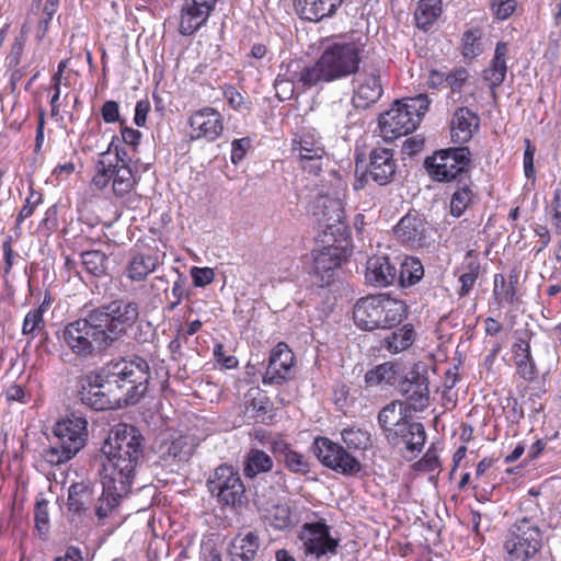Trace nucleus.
<instances>
[{
    "label": "nucleus",
    "mask_w": 561,
    "mask_h": 561,
    "mask_svg": "<svg viewBox=\"0 0 561 561\" xmlns=\"http://www.w3.org/2000/svg\"><path fill=\"white\" fill-rule=\"evenodd\" d=\"M313 449L320 462L336 472L354 474L362 469L360 462L354 456L327 437L316 438Z\"/></svg>",
    "instance_id": "obj_12"
},
{
    "label": "nucleus",
    "mask_w": 561,
    "mask_h": 561,
    "mask_svg": "<svg viewBox=\"0 0 561 561\" xmlns=\"http://www.w3.org/2000/svg\"><path fill=\"white\" fill-rule=\"evenodd\" d=\"M377 421L386 439L397 438L398 431L402 432V423L410 421L407 404L399 400L391 401L379 411Z\"/></svg>",
    "instance_id": "obj_20"
},
{
    "label": "nucleus",
    "mask_w": 561,
    "mask_h": 561,
    "mask_svg": "<svg viewBox=\"0 0 561 561\" xmlns=\"http://www.w3.org/2000/svg\"><path fill=\"white\" fill-rule=\"evenodd\" d=\"M273 449L275 453L283 456L287 469L291 472L299 474L309 472V463L306 458L301 454L290 449L286 444L275 443Z\"/></svg>",
    "instance_id": "obj_40"
},
{
    "label": "nucleus",
    "mask_w": 561,
    "mask_h": 561,
    "mask_svg": "<svg viewBox=\"0 0 561 561\" xmlns=\"http://www.w3.org/2000/svg\"><path fill=\"white\" fill-rule=\"evenodd\" d=\"M481 37L477 30L467 31L462 36V55L473 59L482 53Z\"/></svg>",
    "instance_id": "obj_49"
},
{
    "label": "nucleus",
    "mask_w": 561,
    "mask_h": 561,
    "mask_svg": "<svg viewBox=\"0 0 561 561\" xmlns=\"http://www.w3.org/2000/svg\"><path fill=\"white\" fill-rule=\"evenodd\" d=\"M296 77H299V73ZM296 83L300 84L298 82V78H296L295 82L294 79H286L279 75L275 80V89L277 96L280 100L290 99L294 95Z\"/></svg>",
    "instance_id": "obj_53"
},
{
    "label": "nucleus",
    "mask_w": 561,
    "mask_h": 561,
    "mask_svg": "<svg viewBox=\"0 0 561 561\" xmlns=\"http://www.w3.org/2000/svg\"><path fill=\"white\" fill-rule=\"evenodd\" d=\"M45 306L31 309L24 317L22 324V334L27 336L28 343L45 332L46 323L44 320Z\"/></svg>",
    "instance_id": "obj_41"
},
{
    "label": "nucleus",
    "mask_w": 561,
    "mask_h": 561,
    "mask_svg": "<svg viewBox=\"0 0 561 561\" xmlns=\"http://www.w3.org/2000/svg\"><path fill=\"white\" fill-rule=\"evenodd\" d=\"M150 110V103L148 100H140L137 102L135 107L134 122L137 126L142 127L146 125L147 115Z\"/></svg>",
    "instance_id": "obj_62"
},
{
    "label": "nucleus",
    "mask_w": 561,
    "mask_h": 561,
    "mask_svg": "<svg viewBox=\"0 0 561 561\" xmlns=\"http://www.w3.org/2000/svg\"><path fill=\"white\" fill-rule=\"evenodd\" d=\"M268 523L276 529H286L291 526V512L287 504L273 505L265 515Z\"/></svg>",
    "instance_id": "obj_45"
},
{
    "label": "nucleus",
    "mask_w": 561,
    "mask_h": 561,
    "mask_svg": "<svg viewBox=\"0 0 561 561\" xmlns=\"http://www.w3.org/2000/svg\"><path fill=\"white\" fill-rule=\"evenodd\" d=\"M43 203V195L41 192L35 191L33 185H30L28 187V195L25 198L24 205L20 209L16 219H15V233L16 236H20L21 233V225L22 222L30 218L37 206H39Z\"/></svg>",
    "instance_id": "obj_42"
},
{
    "label": "nucleus",
    "mask_w": 561,
    "mask_h": 561,
    "mask_svg": "<svg viewBox=\"0 0 561 561\" xmlns=\"http://www.w3.org/2000/svg\"><path fill=\"white\" fill-rule=\"evenodd\" d=\"M478 278V272L477 271H471L469 273H463L460 277H459V282L461 284V287H460V290H459V295L461 297H465L469 294V291L472 289L476 280Z\"/></svg>",
    "instance_id": "obj_63"
},
{
    "label": "nucleus",
    "mask_w": 561,
    "mask_h": 561,
    "mask_svg": "<svg viewBox=\"0 0 561 561\" xmlns=\"http://www.w3.org/2000/svg\"><path fill=\"white\" fill-rule=\"evenodd\" d=\"M101 114L105 123H115L119 118V106L115 101H106L102 108Z\"/></svg>",
    "instance_id": "obj_60"
},
{
    "label": "nucleus",
    "mask_w": 561,
    "mask_h": 561,
    "mask_svg": "<svg viewBox=\"0 0 561 561\" xmlns=\"http://www.w3.org/2000/svg\"><path fill=\"white\" fill-rule=\"evenodd\" d=\"M218 0H184L179 32L188 36L197 32L209 19Z\"/></svg>",
    "instance_id": "obj_17"
},
{
    "label": "nucleus",
    "mask_w": 561,
    "mask_h": 561,
    "mask_svg": "<svg viewBox=\"0 0 561 561\" xmlns=\"http://www.w3.org/2000/svg\"><path fill=\"white\" fill-rule=\"evenodd\" d=\"M473 201V192L467 185L457 188L450 199V214L460 217Z\"/></svg>",
    "instance_id": "obj_47"
},
{
    "label": "nucleus",
    "mask_w": 561,
    "mask_h": 561,
    "mask_svg": "<svg viewBox=\"0 0 561 561\" xmlns=\"http://www.w3.org/2000/svg\"><path fill=\"white\" fill-rule=\"evenodd\" d=\"M61 342L81 359L92 358L110 347L92 311L68 323L61 332Z\"/></svg>",
    "instance_id": "obj_6"
},
{
    "label": "nucleus",
    "mask_w": 561,
    "mask_h": 561,
    "mask_svg": "<svg viewBox=\"0 0 561 561\" xmlns=\"http://www.w3.org/2000/svg\"><path fill=\"white\" fill-rule=\"evenodd\" d=\"M525 144L526 148L523 158L524 173L527 179H533L535 175L534 157L536 148L531 145L529 139H526Z\"/></svg>",
    "instance_id": "obj_57"
},
{
    "label": "nucleus",
    "mask_w": 561,
    "mask_h": 561,
    "mask_svg": "<svg viewBox=\"0 0 561 561\" xmlns=\"http://www.w3.org/2000/svg\"><path fill=\"white\" fill-rule=\"evenodd\" d=\"M207 488L211 496L222 505L239 506L245 499V486L232 466L217 467L207 480Z\"/></svg>",
    "instance_id": "obj_9"
},
{
    "label": "nucleus",
    "mask_w": 561,
    "mask_h": 561,
    "mask_svg": "<svg viewBox=\"0 0 561 561\" xmlns=\"http://www.w3.org/2000/svg\"><path fill=\"white\" fill-rule=\"evenodd\" d=\"M401 392L407 399V407L414 411H423L430 403V389L427 378L413 374L411 379L401 383Z\"/></svg>",
    "instance_id": "obj_22"
},
{
    "label": "nucleus",
    "mask_w": 561,
    "mask_h": 561,
    "mask_svg": "<svg viewBox=\"0 0 561 561\" xmlns=\"http://www.w3.org/2000/svg\"><path fill=\"white\" fill-rule=\"evenodd\" d=\"M90 501L89 491L79 485H71L68 492V508L70 512L81 514L88 510Z\"/></svg>",
    "instance_id": "obj_48"
},
{
    "label": "nucleus",
    "mask_w": 561,
    "mask_h": 561,
    "mask_svg": "<svg viewBox=\"0 0 561 561\" xmlns=\"http://www.w3.org/2000/svg\"><path fill=\"white\" fill-rule=\"evenodd\" d=\"M193 453V447L186 436H179L164 444L160 449V459L165 466L173 462L187 461Z\"/></svg>",
    "instance_id": "obj_32"
},
{
    "label": "nucleus",
    "mask_w": 561,
    "mask_h": 561,
    "mask_svg": "<svg viewBox=\"0 0 561 561\" xmlns=\"http://www.w3.org/2000/svg\"><path fill=\"white\" fill-rule=\"evenodd\" d=\"M469 78V72L465 68H457L450 71L446 78L445 82L451 89L453 92H460L463 84L467 82Z\"/></svg>",
    "instance_id": "obj_54"
},
{
    "label": "nucleus",
    "mask_w": 561,
    "mask_h": 561,
    "mask_svg": "<svg viewBox=\"0 0 561 561\" xmlns=\"http://www.w3.org/2000/svg\"><path fill=\"white\" fill-rule=\"evenodd\" d=\"M56 438L42 453V458L50 466H59L71 460L87 444L88 421L78 413H71L57 421L53 427Z\"/></svg>",
    "instance_id": "obj_4"
},
{
    "label": "nucleus",
    "mask_w": 561,
    "mask_h": 561,
    "mask_svg": "<svg viewBox=\"0 0 561 561\" xmlns=\"http://www.w3.org/2000/svg\"><path fill=\"white\" fill-rule=\"evenodd\" d=\"M185 295V278L182 275H179L178 279L172 286V296L174 297V300L169 304L168 310H174L182 302Z\"/></svg>",
    "instance_id": "obj_58"
},
{
    "label": "nucleus",
    "mask_w": 561,
    "mask_h": 561,
    "mask_svg": "<svg viewBox=\"0 0 561 561\" xmlns=\"http://www.w3.org/2000/svg\"><path fill=\"white\" fill-rule=\"evenodd\" d=\"M430 100L425 94L396 101L392 106L380 114L378 125L381 137L392 141L416 129L426 113Z\"/></svg>",
    "instance_id": "obj_5"
},
{
    "label": "nucleus",
    "mask_w": 561,
    "mask_h": 561,
    "mask_svg": "<svg viewBox=\"0 0 561 561\" xmlns=\"http://www.w3.org/2000/svg\"><path fill=\"white\" fill-rule=\"evenodd\" d=\"M508 46L504 42H499L495 47L494 56L488 68L483 71V80L494 91L505 80L507 73L506 55Z\"/></svg>",
    "instance_id": "obj_29"
},
{
    "label": "nucleus",
    "mask_w": 561,
    "mask_h": 561,
    "mask_svg": "<svg viewBox=\"0 0 561 561\" xmlns=\"http://www.w3.org/2000/svg\"><path fill=\"white\" fill-rule=\"evenodd\" d=\"M542 546L539 520L533 517L517 519L506 535L503 548L506 561H529Z\"/></svg>",
    "instance_id": "obj_7"
},
{
    "label": "nucleus",
    "mask_w": 561,
    "mask_h": 561,
    "mask_svg": "<svg viewBox=\"0 0 561 561\" xmlns=\"http://www.w3.org/2000/svg\"><path fill=\"white\" fill-rule=\"evenodd\" d=\"M299 539L305 554L317 560L323 556L335 554L339 547V539L330 535V527L323 519L306 523L301 527Z\"/></svg>",
    "instance_id": "obj_11"
},
{
    "label": "nucleus",
    "mask_w": 561,
    "mask_h": 561,
    "mask_svg": "<svg viewBox=\"0 0 561 561\" xmlns=\"http://www.w3.org/2000/svg\"><path fill=\"white\" fill-rule=\"evenodd\" d=\"M5 399L9 402L27 403L30 401V394L20 385H11L4 392Z\"/></svg>",
    "instance_id": "obj_59"
},
{
    "label": "nucleus",
    "mask_w": 561,
    "mask_h": 561,
    "mask_svg": "<svg viewBox=\"0 0 561 561\" xmlns=\"http://www.w3.org/2000/svg\"><path fill=\"white\" fill-rule=\"evenodd\" d=\"M112 191L116 197L129 194L136 185L135 174L128 163L113 164L111 162Z\"/></svg>",
    "instance_id": "obj_31"
},
{
    "label": "nucleus",
    "mask_w": 561,
    "mask_h": 561,
    "mask_svg": "<svg viewBox=\"0 0 561 561\" xmlns=\"http://www.w3.org/2000/svg\"><path fill=\"white\" fill-rule=\"evenodd\" d=\"M113 145H114V140L110 144L107 151L101 153L102 159L99 161L98 172L92 179L93 185L100 190L104 188L112 180L111 179V161L108 163H106L105 158L107 156H110Z\"/></svg>",
    "instance_id": "obj_50"
},
{
    "label": "nucleus",
    "mask_w": 561,
    "mask_h": 561,
    "mask_svg": "<svg viewBox=\"0 0 561 561\" xmlns=\"http://www.w3.org/2000/svg\"><path fill=\"white\" fill-rule=\"evenodd\" d=\"M313 215L325 228L333 229L336 224L342 222L344 216L341 199L328 195L318 196L313 205Z\"/></svg>",
    "instance_id": "obj_26"
},
{
    "label": "nucleus",
    "mask_w": 561,
    "mask_h": 561,
    "mask_svg": "<svg viewBox=\"0 0 561 561\" xmlns=\"http://www.w3.org/2000/svg\"><path fill=\"white\" fill-rule=\"evenodd\" d=\"M380 301L378 308L381 329L391 328L400 323L405 317L407 306L403 301L391 298L386 294L375 295Z\"/></svg>",
    "instance_id": "obj_30"
},
{
    "label": "nucleus",
    "mask_w": 561,
    "mask_h": 561,
    "mask_svg": "<svg viewBox=\"0 0 561 561\" xmlns=\"http://www.w3.org/2000/svg\"><path fill=\"white\" fill-rule=\"evenodd\" d=\"M341 436L350 449H366L370 445V434L362 428H344Z\"/></svg>",
    "instance_id": "obj_46"
},
{
    "label": "nucleus",
    "mask_w": 561,
    "mask_h": 561,
    "mask_svg": "<svg viewBox=\"0 0 561 561\" xmlns=\"http://www.w3.org/2000/svg\"><path fill=\"white\" fill-rule=\"evenodd\" d=\"M470 159L468 147H458L439 150L426 158L424 163L433 180L450 182L468 168Z\"/></svg>",
    "instance_id": "obj_10"
},
{
    "label": "nucleus",
    "mask_w": 561,
    "mask_h": 561,
    "mask_svg": "<svg viewBox=\"0 0 561 561\" xmlns=\"http://www.w3.org/2000/svg\"><path fill=\"white\" fill-rule=\"evenodd\" d=\"M108 345L124 336L139 317V305L135 301L115 300L92 310Z\"/></svg>",
    "instance_id": "obj_8"
},
{
    "label": "nucleus",
    "mask_w": 561,
    "mask_h": 561,
    "mask_svg": "<svg viewBox=\"0 0 561 561\" xmlns=\"http://www.w3.org/2000/svg\"><path fill=\"white\" fill-rule=\"evenodd\" d=\"M516 365L519 375L526 379L531 380L535 378V366L529 358H518L516 359Z\"/></svg>",
    "instance_id": "obj_64"
},
{
    "label": "nucleus",
    "mask_w": 561,
    "mask_h": 561,
    "mask_svg": "<svg viewBox=\"0 0 561 561\" xmlns=\"http://www.w3.org/2000/svg\"><path fill=\"white\" fill-rule=\"evenodd\" d=\"M192 139L215 141L224 131V116L214 107L205 106L193 112L188 118Z\"/></svg>",
    "instance_id": "obj_15"
},
{
    "label": "nucleus",
    "mask_w": 561,
    "mask_h": 561,
    "mask_svg": "<svg viewBox=\"0 0 561 561\" xmlns=\"http://www.w3.org/2000/svg\"><path fill=\"white\" fill-rule=\"evenodd\" d=\"M251 146V139L249 137L234 139L231 142V162L238 164L245 157Z\"/></svg>",
    "instance_id": "obj_55"
},
{
    "label": "nucleus",
    "mask_w": 561,
    "mask_h": 561,
    "mask_svg": "<svg viewBox=\"0 0 561 561\" xmlns=\"http://www.w3.org/2000/svg\"><path fill=\"white\" fill-rule=\"evenodd\" d=\"M273 468L272 458L260 449H251L245 459L244 474L254 478L260 473L268 472Z\"/></svg>",
    "instance_id": "obj_39"
},
{
    "label": "nucleus",
    "mask_w": 561,
    "mask_h": 561,
    "mask_svg": "<svg viewBox=\"0 0 561 561\" xmlns=\"http://www.w3.org/2000/svg\"><path fill=\"white\" fill-rule=\"evenodd\" d=\"M214 357L219 364H221L227 369L234 368L238 365V359L234 356L225 355L224 346L221 344L215 345Z\"/></svg>",
    "instance_id": "obj_61"
},
{
    "label": "nucleus",
    "mask_w": 561,
    "mask_h": 561,
    "mask_svg": "<svg viewBox=\"0 0 561 561\" xmlns=\"http://www.w3.org/2000/svg\"><path fill=\"white\" fill-rule=\"evenodd\" d=\"M479 127V117L469 108H458L451 119L450 136L455 144L468 142Z\"/></svg>",
    "instance_id": "obj_24"
},
{
    "label": "nucleus",
    "mask_w": 561,
    "mask_h": 561,
    "mask_svg": "<svg viewBox=\"0 0 561 561\" xmlns=\"http://www.w3.org/2000/svg\"><path fill=\"white\" fill-rule=\"evenodd\" d=\"M424 275V268L421 261L416 257L407 256L400 263V271L397 279L401 286H412L421 280Z\"/></svg>",
    "instance_id": "obj_38"
},
{
    "label": "nucleus",
    "mask_w": 561,
    "mask_h": 561,
    "mask_svg": "<svg viewBox=\"0 0 561 561\" xmlns=\"http://www.w3.org/2000/svg\"><path fill=\"white\" fill-rule=\"evenodd\" d=\"M400 427L402 432L398 431V437L387 439V442L393 447H404L412 454L421 453L426 440V433L423 424L410 420L402 423Z\"/></svg>",
    "instance_id": "obj_23"
},
{
    "label": "nucleus",
    "mask_w": 561,
    "mask_h": 561,
    "mask_svg": "<svg viewBox=\"0 0 561 561\" xmlns=\"http://www.w3.org/2000/svg\"><path fill=\"white\" fill-rule=\"evenodd\" d=\"M191 277L195 287H205L214 282L215 272L210 267H197L191 268Z\"/></svg>",
    "instance_id": "obj_52"
},
{
    "label": "nucleus",
    "mask_w": 561,
    "mask_h": 561,
    "mask_svg": "<svg viewBox=\"0 0 561 561\" xmlns=\"http://www.w3.org/2000/svg\"><path fill=\"white\" fill-rule=\"evenodd\" d=\"M99 476L108 491L129 493L137 468L144 457V438L137 428L126 424L113 427L102 449Z\"/></svg>",
    "instance_id": "obj_2"
},
{
    "label": "nucleus",
    "mask_w": 561,
    "mask_h": 561,
    "mask_svg": "<svg viewBox=\"0 0 561 561\" xmlns=\"http://www.w3.org/2000/svg\"><path fill=\"white\" fill-rule=\"evenodd\" d=\"M81 259L82 265L91 275L102 276L105 274L107 257L103 252L99 250L85 251L81 254Z\"/></svg>",
    "instance_id": "obj_44"
},
{
    "label": "nucleus",
    "mask_w": 561,
    "mask_h": 561,
    "mask_svg": "<svg viewBox=\"0 0 561 561\" xmlns=\"http://www.w3.org/2000/svg\"><path fill=\"white\" fill-rule=\"evenodd\" d=\"M516 8L515 0H497L494 1L492 4V10L494 12V15L499 20H505L510 18Z\"/></svg>",
    "instance_id": "obj_56"
},
{
    "label": "nucleus",
    "mask_w": 561,
    "mask_h": 561,
    "mask_svg": "<svg viewBox=\"0 0 561 561\" xmlns=\"http://www.w3.org/2000/svg\"><path fill=\"white\" fill-rule=\"evenodd\" d=\"M344 0H294L302 19L318 22L335 12Z\"/></svg>",
    "instance_id": "obj_28"
},
{
    "label": "nucleus",
    "mask_w": 561,
    "mask_h": 561,
    "mask_svg": "<svg viewBox=\"0 0 561 561\" xmlns=\"http://www.w3.org/2000/svg\"><path fill=\"white\" fill-rule=\"evenodd\" d=\"M398 377V369L393 363L387 362L370 369L365 375L367 387L393 385Z\"/></svg>",
    "instance_id": "obj_37"
},
{
    "label": "nucleus",
    "mask_w": 561,
    "mask_h": 561,
    "mask_svg": "<svg viewBox=\"0 0 561 561\" xmlns=\"http://www.w3.org/2000/svg\"><path fill=\"white\" fill-rule=\"evenodd\" d=\"M103 492L95 504V515L99 519L106 518L111 512L118 505L122 497L128 493L112 492L107 490V485H102Z\"/></svg>",
    "instance_id": "obj_43"
},
{
    "label": "nucleus",
    "mask_w": 561,
    "mask_h": 561,
    "mask_svg": "<svg viewBox=\"0 0 561 561\" xmlns=\"http://www.w3.org/2000/svg\"><path fill=\"white\" fill-rule=\"evenodd\" d=\"M291 152L306 172L312 175H318L321 172L325 150L321 138L317 137L314 133L304 131L294 138Z\"/></svg>",
    "instance_id": "obj_13"
},
{
    "label": "nucleus",
    "mask_w": 561,
    "mask_h": 561,
    "mask_svg": "<svg viewBox=\"0 0 561 561\" xmlns=\"http://www.w3.org/2000/svg\"><path fill=\"white\" fill-rule=\"evenodd\" d=\"M149 365L140 356L112 360L80 380L79 400L96 411L135 404L147 391Z\"/></svg>",
    "instance_id": "obj_1"
},
{
    "label": "nucleus",
    "mask_w": 561,
    "mask_h": 561,
    "mask_svg": "<svg viewBox=\"0 0 561 561\" xmlns=\"http://www.w3.org/2000/svg\"><path fill=\"white\" fill-rule=\"evenodd\" d=\"M341 260V253L336 248L324 247L313 253L314 273L324 282L325 276L330 278V273L340 266Z\"/></svg>",
    "instance_id": "obj_33"
},
{
    "label": "nucleus",
    "mask_w": 561,
    "mask_h": 561,
    "mask_svg": "<svg viewBox=\"0 0 561 561\" xmlns=\"http://www.w3.org/2000/svg\"><path fill=\"white\" fill-rule=\"evenodd\" d=\"M35 527L41 534H46L49 528L48 502L37 497L34 508Z\"/></svg>",
    "instance_id": "obj_51"
},
{
    "label": "nucleus",
    "mask_w": 561,
    "mask_h": 561,
    "mask_svg": "<svg viewBox=\"0 0 561 561\" xmlns=\"http://www.w3.org/2000/svg\"><path fill=\"white\" fill-rule=\"evenodd\" d=\"M364 46L360 39L334 42L328 45L312 66L301 69L298 82L302 88L310 89L356 73Z\"/></svg>",
    "instance_id": "obj_3"
},
{
    "label": "nucleus",
    "mask_w": 561,
    "mask_h": 561,
    "mask_svg": "<svg viewBox=\"0 0 561 561\" xmlns=\"http://www.w3.org/2000/svg\"><path fill=\"white\" fill-rule=\"evenodd\" d=\"M259 549V538L253 533L238 536L230 548L231 561H253Z\"/></svg>",
    "instance_id": "obj_34"
},
{
    "label": "nucleus",
    "mask_w": 561,
    "mask_h": 561,
    "mask_svg": "<svg viewBox=\"0 0 561 561\" xmlns=\"http://www.w3.org/2000/svg\"><path fill=\"white\" fill-rule=\"evenodd\" d=\"M394 234L407 247L423 248L431 237L430 225L421 214L408 213L394 227Z\"/></svg>",
    "instance_id": "obj_16"
},
{
    "label": "nucleus",
    "mask_w": 561,
    "mask_h": 561,
    "mask_svg": "<svg viewBox=\"0 0 561 561\" xmlns=\"http://www.w3.org/2000/svg\"><path fill=\"white\" fill-rule=\"evenodd\" d=\"M379 304L380 301L376 299L375 295L360 298L353 310L355 324L367 331L381 329L378 314Z\"/></svg>",
    "instance_id": "obj_25"
},
{
    "label": "nucleus",
    "mask_w": 561,
    "mask_h": 561,
    "mask_svg": "<svg viewBox=\"0 0 561 561\" xmlns=\"http://www.w3.org/2000/svg\"><path fill=\"white\" fill-rule=\"evenodd\" d=\"M396 169L393 151L387 148H375L369 153L367 170L362 173L360 178L356 179L354 188H363L368 178L379 185H386L393 179Z\"/></svg>",
    "instance_id": "obj_14"
},
{
    "label": "nucleus",
    "mask_w": 561,
    "mask_h": 561,
    "mask_svg": "<svg viewBox=\"0 0 561 561\" xmlns=\"http://www.w3.org/2000/svg\"><path fill=\"white\" fill-rule=\"evenodd\" d=\"M415 333L410 324L391 332L382 340V347L391 354L408 350L414 342Z\"/></svg>",
    "instance_id": "obj_35"
},
{
    "label": "nucleus",
    "mask_w": 561,
    "mask_h": 561,
    "mask_svg": "<svg viewBox=\"0 0 561 561\" xmlns=\"http://www.w3.org/2000/svg\"><path fill=\"white\" fill-rule=\"evenodd\" d=\"M356 89L352 102L357 108H367L382 95L380 76L376 70L364 71L356 79Z\"/></svg>",
    "instance_id": "obj_19"
},
{
    "label": "nucleus",
    "mask_w": 561,
    "mask_h": 561,
    "mask_svg": "<svg viewBox=\"0 0 561 561\" xmlns=\"http://www.w3.org/2000/svg\"><path fill=\"white\" fill-rule=\"evenodd\" d=\"M398 270L388 256L375 255L366 263L365 278L370 285L386 287L397 279Z\"/></svg>",
    "instance_id": "obj_21"
},
{
    "label": "nucleus",
    "mask_w": 561,
    "mask_h": 561,
    "mask_svg": "<svg viewBox=\"0 0 561 561\" xmlns=\"http://www.w3.org/2000/svg\"><path fill=\"white\" fill-rule=\"evenodd\" d=\"M295 356L287 344L278 343L270 354L263 376L264 385H280L291 377Z\"/></svg>",
    "instance_id": "obj_18"
},
{
    "label": "nucleus",
    "mask_w": 561,
    "mask_h": 561,
    "mask_svg": "<svg viewBox=\"0 0 561 561\" xmlns=\"http://www.w3.org/2000/svg\"><path fill=\"white\" fill-rule=\"evenodd\" d=\"M442 13V0H419L414 12L419 28L427 30Z\"/></svg>",
    "instance_id": "obj_36"
},
{
    "label": "nucleus",
    "mask_w": 561,
    "mask_h": 561,
    "mask_svg": "<svg viewBox=\"0 0 561 561\" xmlns=\"http://www.w3.org/2000/svg\"><path fill=\"white\" fill-rule=\"evenodd\" d=\"M158 265L159 259L156 254L131 250L125 274L133 282H141L153 273Z\"/></svg>",
    "instance_id": "obj_27"
}]
</instances>
